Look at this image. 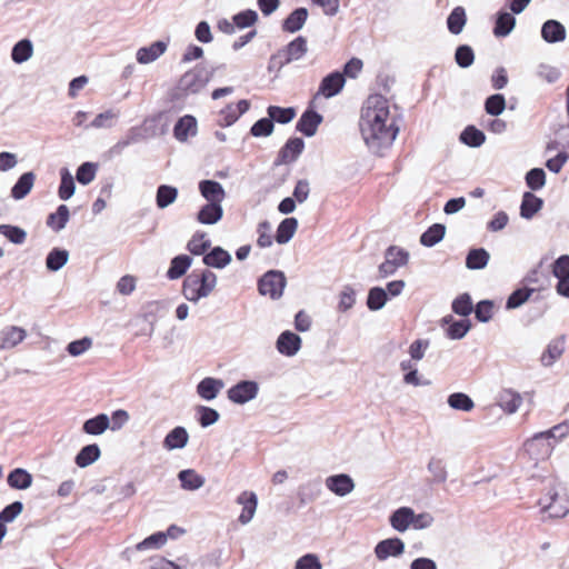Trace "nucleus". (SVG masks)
Wrapping results in <instances>:
<instances>
[{
  "label": "nucleus",
  "mask_w": 569,
  "mask_h": 569,
  "mask_svg": "<svg viewBox=\"0 0 569 569\" xmlns=\"http://www.w3.org/2000/svg\"><path fill=\"white\" fill-rule=\"evenodd\" d=\"M489 260L490 254L485 248H471L466 256V267L469 270H482Z\"/></svg>",
  "instance_id": "obj_36"
},
{
  "label": "nucleus",
  "mask_w": 569,
  "mask_h": 569,
  "mask_svg": "<svg viewBox=\"0 0 569 569\" xmlns=\"http://www.w3.org/2000/svg\"><path fill=\"white\" fill-rule=\"evenodd\" d=\"M178 188L170 184H160L156 192V204L159 209H164L172 204L178 198Z\"/></svg>",
  "instance_id": "obj_48"
},
{
  "label": "nucleus",
  "mask_w": 569,
  "mask_h": 569,
  "mask_svg": "<svg viewBox=\"0 0 569 569\" xmlns=\"http://www.w3.org/2000/svg\"><path fill=\"white\" fill-rule=\"evenodd\" d=\"M541 38L549 44L559 43L566 40V27L556 19L546 20L540 29Z\"/></svg>",
  "instance_id": "obj_15"
},
{
  "label": "nucleus",
  "mask_w": 569,
  "mask_h": 569,
  "mask_svg": "<svg viewBox=\"0 0 569 569\" xmlns=\"http://www.w3.org/2000/svg\"><path fill=\"white\" fill-rule=\"evenodd\" d=\"M305 149V141L302 138H289L279 150L277 158L273 162L274 166H281L295 162Z\"/></svg>",
  "instance_id": "obj_11"
},
{
  "label": "nucleus",
  "mask_w": 569,
  "mask_h": 569,
  "mask_svg": "<svg viewBox=\"0 0 569 569\" xmlns=\"http://www.w3.org/2000/svg\"><path fill=\"white\" fill-rule=\"evenodd\" d=\"M427 469L432 475L431 479L428 480L429 485L446 482L448 478V471L442 459L432 457L427 465Z\"/></svg>",
  "instance_id": "obj_47"
},
{
  "label": "nucleus",
  "mask_w": 569,
  "mask_h": 569,
  "mask_svg": "<svg viewBox=\"0 0 569 569\" xmlns=\"http://www.w3.org/2000/svg\"><path fill=\"white\" fill-rule=\"evenodd\" d=\"M202 256V262L207 267L216 269H223L232 260L231 254L220 246L211 248L208 252L206 251Z\"/></svg>",
  "instance_id": "obj_21"
},
{
  "label": "nucleus",
  "mask_w": 569,
  "mask_h": 569,
  "mask_svg": "<svg viewBox=\"0 0 569 569\" xmlns=\"http://www.w3.org/2000/svg\"><path fill=\"white\" fill-rule=\"evenodd\" d=\"M447 402L450 408L465 412H469L475 408L473 400L465 392H453L449 395Z\"/></svg>",
  "instance_id": "obj_55"
},
{
  "label": "nucleus",
  "mask_w": 569,
  "mask_h": 569,
  "mask_svg": "<svg viewBox=\"0 0 569 569\" xmlns=\"http://www.w3.org/2000/svg\"><path fill=\"white\" fill-rule=\"evenodd\" d=\"M259 383L254 380H240L227 391L228 399L236 405H244L257 398Z\"/></svg>",
  "instance_id": "obj_6"
},
{
  "label": "nucleus",
  "mask_w": 569,
  "mask_h": 569,
  "mask_svg": "<svg viewBox=\"0 0 569 569\" xmlns=\"http://www.w3.org/2000/svg\"><path fill=\"white\" fill-rule=\"evenodd\" d=\"M323 117L313 108H307L296 123V130L310 138L317 133L318 127L322 123Z\"/></svg>",
  "instance_id": "obj_12"
},
{
  "label": "nucleus",
  "mask_w": 569,
  "mask_h": 569,
  "mask_svg": "<svg viewBox=\"0 0 569 569\" xmlns=\"http://www.w3.org/2000/svg\"><path fill=\"white\" fill-rule=\"evenodd\" d=\"M237 503L242 505V511L239 515L238 521L241 525H247L254 516L258 506V497L252 491H243L237 498Z\"/></svg>",
  "instance_id": "obj_19"
},
{
  "label": "nucleus",
  "mask_w": 569,
  "mask_h": 569,
  "mask_svg": "<svg viewBox=\"0 0 569 569\" xmlns=\"http://www.w3.org/2000/svg\"><path fill=\"white\" fill-rule=\"evenodd\" d=\"M409 261V252L397 246H389L385 251V261L379 266L378 271L381 278L395 274L398 268Z\"/></svg>",
  "instance_id": "obj_5"
},
{
  "label": "nucleus",
  "mask_w": 569,
  "mask_h": 569,
  "mask_svg": "<svg viewBox=\"0 0 569 569\" xmlns=\"http://www.w3.org/2000/svg\"><path fill=\"white\" fill-rule=\"evenodd\" d=\"M282 56L284 57V61H296L301 59L308 51L307 39L302 36H298L292 41H290L287 46L280 49Z\"/></svg>",
  "instance_id": "obj_29"
},
{
  "label": "nucleus",
  "mask_w": 569,
  "mask_h": 569,
  "mask_svg": "<svg viewBox=\"0 0 569 569\" xmlns=\"http://www.w3.org/2000/svg\"><path fill=\"white\" fill-rule=\"evenodd\" d=\"M32 475L24 468H14L7 476V483L16 490H26L31 487Z\"/></svg>",
  "instance_id": "obj_32"
},
{
  "label": "nucleus",
  "mask_w": 569,
  "mask_h": 569,
  "mask_svg": "<svg viewBox=\"0 0 569 569\" xmlns=\"http://www.w3.org/2000/svg\"><path fill=\"white\" fill-rule=\"evenodd\" d=\"M70 219V211L68 206L60 204L57 210L47 217V226L53 231L59 232L66 228Z\"/></svg>",
  "instance_id": "obj_43"
},
{
  "label": "nucleus",
  "mask_w": 569,
  "mask_h": 569,
  "mask_svg": "<svg viewBox=\"0 0 569 569\" xmlns=\"http://www.w3.org/2000/svg\"><path fill=\"white\" fill-rule=\"evenodd\" d=\"M101 456V450L97 443H90L82 447L74 458V462L80 468H86L96 462Z\"/></svg>",
  "instance_id": "obj_40"
},
{
  "label": "nucleus",
  "mask_w": 569,
  "mask_h": 569,
  "mask_svg": "<svg viewBox=\"0 0 569 569\" xmlns=\"http://www.w3.org/2000/svg\"><path fill=\"white\" fill-rule=\"evenodd\" d=\"M322 492L319 480H310L301 485L298 489V499L300 505H307L317 500Z\"/></svg>",
  "instance_id": "obj_38"
},
{
  "label": "nucleus",
  "mask_w": 569,
  "mask_h": 569,
  "mask_svg": "<svg viewBox=\"0 0 569 569\" xmlns=\"http://www.w3.org/2000/svg\"><path fill=\"white\" fill-rule=\"evenodd\" d=\"M542 512H549L551 517H565L569 513V497H560L557 491H549L548 498L539 499Z\"/></svg>",
  "instance_id": "obj_8"
},
{
  "label": "nucleus",
  "mask_w": 569,
  "mask_h": 569,
  "mask_svg": "<svg viewBox=\"0 0 569 569\" xmlns=\"http://www.w3.org/2000/svg\"><path fill=\"white\" fill-rule=\"evenodd\" d=\"M565 351V337L551 340L540 357L543 367H551Z\"/></svg>",
  "instance_id": "obj_31"
},
{
  "label": "nucleus",
  "mask_w": 569,
  "mask_h": 569,
  "mask_svg": "<svg viewBox=\"0 0 569 569\" xmlns=\"http://www.w3.org/2000/svg\"><path fill=\"white\" fill-rule=\"evenodd\" d=\"M298 220L293 217L283 219L276 231L274 239L279 244L289 242L296 233Z\"/></svg>",
  "instance_id": "obj_45"
},
{
  "label": "nucleus",
  "mask_w": 569,
  "mask_h": 569,
  "mask_svg": "<svg viewBox=\"0 0 569 569\" xmlns=\"http://www.w3.org/2000/svg\"><path fill=\"white\" fill-rule=\"evenodd\" d=\"M214 71L213 68L198 63L194 68L181 76L178 84L172 90V100H183L189 94L199 93L212 79Z\"/></svg>",
  "instance_id": "obj_2"
},
{
  "label": "nucleus",
  "mask_w": 569,
  "mask_h": 569,
  "mask_svg": "<svg viewBox=\"0 0 569 569\" xmlns=\"http://www.w3.org/2000/svg\"><path fill=\"white\" fill-rule=\"evenodd\" d=\"M192 258L188 254H178L170 261V266L167 270V278L170 280H177L186 274L188 269L191 267Z\"/></svg>",
  "instance_id": "obj_35"
},
{
  "label": "nucleus",
  "mask_w": 569,
  "mask_h": 569,
  "mask_svg": "<svg viewBox=\"0 0 569 569\" xmlns=\"http://www.w3.org/2000/svg\"><path fill=\"white\" fill-rule=\"evenodd\" d=\"M413 519V509L410 507H400L390 515L389 522L395 530L403 532L412 525Z\"/></svg>",
  "instance_id": "obj_26"
},
{
  "label": "nucleus",
  "mask_w": 569,
  "mask_h": 569,
  "mask_svg": "<svg viewBox=\"0 0 569 569\" xmlns=\"http://www.w3.org/2000/svg\"><path fill=\"white\" fill-rule=\"evenodd\" d=\"M222 203L207 202L199 209L197 213V221L201 224H216L222 219Z\"/></svg>",
  "instance_id": "obj_23"
},
{
  "label": "nucleus",
  "mask_w": 569,
  "mask_h": 569,
  "mask_svg": "<svg viewBox=\"0 0 569 569\" xmlns=\"http://www.w3.org/2000/svg\"><path fill=\"white\" fill-rule=\"evenodd\" d=\"M164 310V305L161 301H149L142 307V318L150 323V329L147 332L151 336L154 331V323L159 313Z\"/></svg>",
  "instance_id": "obj_53"
},
{
  "label": "nucleus",
  "mask_w": 569,
  "mask_h": 569,
  "mask_svg": "<svg viewBox=\"0 0 569 569\" xmlns=\"http://www.w3.org/2000/svg\"><path fill=\"white\" fill-rule=\"evenodd\" d=\"M446 236V226L442 223H433L420 236V243L423 247L431 248L439 243Z\"/></svg>",
  "instance_id": "obj_42"
},
{
  "label": "nucleus",
  "mask_w": 569,
  "mask_h": 569,
  "mask_svg": "<svg viewBox=\"0 0 569 569\" xmlns=\"http://www.w3.org/2000/svg\"><path fill=\"white\" fill-rule=\"evenodd\" d=\"M76 191V183L68 168L60 169V184L58 196L61 200H69Z\"/></svg>",
  "instance_id": "obj_52"
},
{
  "label": "nucleus",
  "mask_w": 569,
  "mask_h": 569,
  "mask_svg": "<svg viewBox=\"0 0 569 569\" xmlns=\"http://www.w3.org/2000/svg\"><path fill=\"white\" fill-rule=\"evenodd\" d=\"M198 189L207 202L222 203L227 196L222 184L211 179L201 180L198 183Z\"/></svg>",
  "instance_id": "obj_18"
},
{
  "label": "nucleus",
  "mask_w": 569,
  "mask_h": 569,
  "mask_svg": "<svg viewBox=\"0 0 569 569\" xmlns=\"http://www.w3.org/2000/svg\"><path fill=\"white\" fill-rule=\"evenodd\" d=\"M506 109V98L501 93H493L485 100V111L493 117L500 116Z\"/></svg>",
  "instance_id": "obj_62"
},
{
  "label": "nucleus",
  "mask_w": 569,
  "mask_h": 569,
  "mask_svg": "<svg viewBox=\"0 0 569 569\" xmlns=\"http://www.w3.org/2000/svg\"><path fill=\"white\" fill-rule=\"evenodd\" d=\"M33 53V44L29 39H21L11 50V59L14 63L21 64L28 61Z\"/></svg>",
  "instance_id": "obj_50"
},
{
  "label": "nucleus",
  "mask_w": 569,
  "mask_h": 569,
  "mask_svg": "<svg viewBox=\"0 0 569 569\" xmlns=\"http://www.w3.org/2000/svg\"><path fill=\"white\" fill-rule=\"evenodd\" d=\"M346 83V78L343 73L340 71H332L326 77L322 78L320 81L319 88H318V96H323L325 98L329 99L338 93L343 89Z\"/></svg>",
  "instance_id": "obj_13"
},
{
  "label": "nucleus",
  "mask_w": 569,
  "mask_h": 569,
  "mask_svg": "<svg viewBox=\"0 0 569 569\" xmlns=\"http://www.w3.org/2000/svg\"><path fill=\"white\" fill-rule=\"evenodd\" d=\"M389 116V103L383 96L368 97L361 111L359 128L366 146L378 156H383V150L392 146L399 132L395 120L388 122Z\"/></svg>",
  "instance_id": "obj_1"
},
{
  "label": "nucleus",
  "mask_w": 569,
  "mask_h": 569,
  "mask_svg": "<svg viewBox=\"0 0 569 569\" xmlns=\"http://www.w3.org/2000/svg\"><path fill=\"white\" fill-rule=\"evenodd\" d=\"M177 477L180 481V487L187 491H196L206 482L204 477L199 475L194 469L180 470Z\"/></svg>",
  "instance_id": "obj_33"
},
{
  "label": "nucleus",
  "mask_w": 569,
  "mask_h": 569,
  "mask_svg": "<svg viewBox=\"0 0 569 569\" xmlns=\"http://www.w3.org/2000/svg\"><path fill=\"white\" fill-rule=\"evenodd\" d=\"M97 170L98 163L86 161L78 167L76 179L80 184L87 186L94 180Z\"/></svg>",
  "instance_id": "obj_59"
},
{
  "label": "nucleus",
  "mask_w": 569,
  "mask_h": 569,
  "mask_svg": "<svg viewBox=\"0 0 569 569\" xmlns=\"http://www.w3.org/2000/svg\"><path fill=\"white\" fill-rule=\"evenodd\" d=\"M36 180V174L32 171L22 173L16 183L12 186L10 196L14 200L24 199L31 191Z\"/></svg>",
  "instance_id": "obj_30"
},
{
  "label": "nucleus",
  "mask_w": 569,
  "mask_h": 569,
  "mask_svg": "<svg viewBox=\"0 0 569 569\" xmlns=\"http://www.w3.org/2000/svg\"><path fill=\"white\" fill-rule=\"evenodd\" d=\"M267 114L271 118L273 123L287 124L295 119L297 110L293 107L271 104L267 108Z\"/></svg>",
  "instance_id": "obj_44"
},
{
  "label": "nucleus",
  "mask_w": 569,
  "mask_h": 569,
  "mask_svg": "<svg viewBox=\"0 0 569 569\" xmlns=\"http://www.w3.org/2000/svg\"><path fill=\"white\" fill-rule=\"evenodd\" d=\"M326 487L336 496L345 497L355 489V481L347 473H338L326 479Z\"/></svg>",
  "instance_id": "obj_16"
},
{
  "label": "nucleus",
  "mask_w": 569,
  "mask_h": 569,
  "mask_svg": "<svg viewBox=\"0 0 569 569\" xmlns=\"http://www.w3.org/2000/svg\"><path fill=\"white\" fill-rule=\"evenodd\" d=\"M406 545L399 537H391L380 540L373 549L375 556L379 561H385L390 557H400L405 552Z\"/></svg>",
  "instance_id": "obj_10"
},
{
  "label": "nucleus",
  "mask_w": 569,
  "mask_h": 569,
  "mask_svg": "<svg viewBox=\"0 0 569 569\" xmlns=\"http://www.w3.org/2000/svg\"><path fill=\"white\" fill-rule=\"evenodd\" d=\"M69 260V252L62 248H53L46 258V267L51 272L62 269Z\"/></svg>",
  "instance_id": "obj_46"
},
{
  "label": "nucleus",
  "mask_w": 569,
  "mask_h": 569,
  "mask_svg": "<svg viewBox=\"0 0 569 569\" xmlns=\"http://www.w3.org/2000/svg\"><path fill=\"white\" fill-rule=\"evenodd\" d=\"M27 337V331L17 326H9L0 331V349H11Z\"/></svg>",
  "instance_id": "obj_24"
},
{
  "label": "nucleus",
  "mask_w": 569,
  "mask_h": 569,
  "mask_svg": "<svg viewBox=\"0 0 569 569\" xmlns=\"http://www.w3.org/2000/svg\"><path fill=\"white\" fill-rule=\"evenodd\" d=\"M216 286L217 276L210 269H203L200 273L192 271L183 280L182 295L188 301L197 303L208 297Z\"/></svg>",
  "instance_id": "obj_3"
},
{
  "label": "nucleus",
  "mask_w": 569,
  "mask_h": 569,
  "mask_svg": "<svg viewBox=\"0 0 569 569\" xmlns=\"http://www.w3.org/2000/svg\"><path fill=\"white\" fill-rule=\"evenodd\" d=\"M198 122L192 114H186L178 119L173 126V137L180 141L186 142L189 137L197 136Z\"/></svg>",
  "instance_id": "obj_17"
},
{
  "label": "nucleus",
  "mask_w": 569,
  "mask_h": 569,
  "mask_svg": "<svg viewBox=\"0 0 569 569\" xmlns=\"http://www.w3.org/2000/svg\"><path fill=\"white\" fill-rule=\"evenodd\" d=\"M222 388V380L207 377L197 385V392L202 399L210 401L217 398Z\"/></svg>",
  "instance_id": "obj_34"
},
{
  "label": "nucleus",
  "mask_w": 569,
  "mask_h": 569,
  "mask_svg": "<svg viewBox=\"0 0 569 569\" xmlns=\"http://www.w3.org/2000/svg\"><path fill=\"white\" fill-rule=\"evenodd\" d=\"M0 234L13 244H22L27 239V231L13 224H0Z\"/></svg>",
  "instance_id": "obj_58"
},
{
  "label": "nucleus",
  "mask_w": 569,
  "mask_h": 569,
  "mask_svg": "<svg viewBox=\"0 0 569 569\" xmlns=\"http://www.w3.org/2000/svg\"><path fill=\"white\" fill-rule=\"evenodd\" d=\"M206 233L197 231L187 243L188 251L193 256H202L211 247V241L204 239Z\"/></svg>",
  "instance_id": "obj_56"
},
{
  "label": "nucleus",
  "mask_w": 569,
  "mask_h": 569,
  "mask_svg": "<svg viewBox=\"0 0 569 569\" xmlns=\"http://www.w3.org/2000/svg\"><path fill=\"white\" fill-rule=\"evenodd\" d=\"M459 140L470 148H479L485 143L486 134L476 126L469 124L460 132Z\"/></svg>",
  "instance_id": "obj_39"
},
{
  "label": "nucleus",
  "mask_w": 569,
  "mask_h": 569,
  "mask_svg": "<svg viewBox=\"0 0 569 569\" xmlns=\"http://www.w3.org/2000/svg\"><path fill=\"white\" fill-rule=\"evenodd\" d=\"M196 410L198 415L197 420L202 428L214 425L220 418V413L211 407L198 406Z\"/></svg>",
  "instance_id": "obj_64"
},
{
  "label": "nucleus",
  "mask_w": 569,
  "mask_h": 569,
  "mask_svg": "<svg viewBox=\"0 0 569 569\" xmlns=\"http://www.w3.org/2000/svg\"><path fill=\"white\" fill-rule=\"evenodd\" d=\"M455 61L462 68L467 69L475 62V52L469 44H459L455 51Z\"/></svg>",
  "instance_id": "obj_61"
},
{
  "label": "nucleus",
  "mask_w": 569,
  "mask_h": 569,
  "mask_svg": "<svg viewBox=\"0 0 569 569\" xmlns=\"http://www.w3.org/2000/svg\"><path fill=\"white\" fill-rule=\"evenodd\" d=\"M569 433V423L568 422H561L549 430L536 433L531 439L527 440L525 442V448L527 452H532L533 448L539 443L543 442L545 440H551L555 445L558 440L563 439Z\"/></svg>",
  "instance_id": "obj_9"
},
{
  "label": "nucleus",
  "mask_w": 569,
  "mask_h": 569,
  "mask_svg": "<svg viewBox=\"0 0 569 569\" xmlns=\"http://www.w3.org/2000/svg\"><path fill=\"white\" fill-rule=\"evenodd\" d=\"M110 426V418L106 413H99L87 419L82 425V431L91 436L102 435Z\"/></svg>",
  "instance_id": "obj_37"
},
{
  "label": "nucleus",
  "mask_w": 569,
  "mask_h": 569,
  "mask_svg": "<svg viewBox=\"0 0 569 569\" xmlns=\"http://www.w3.org/2000/svg\"><path fill=\"white\" fill-rule=\"evenodd\" d=\"M189 433L182 426H177L170 430L163 439V447L167 450L182 449L188 445Z\"/></svg>",
  "instance_id": "obj_28"
},
{
  "label": "nucleus",
  "mask_w": 569,
  "mask_h": 569,
  "mask_svg": "<svg viewBox=\"0 0 569 569\" xmlns=\"http://www.w3.org/2000/svg\"><path fill=\"white\" fill-rule=\"evenodd\" d=\"M522 402L520 393L505 389L499 393L498 405L507 413H515Z\"/></svg>",
  "instance_id": "obj_41"
},
{
  "label": "nucleus",
  "mask_w": 569,
  "mask_h": 569,
  "mask_svg": "<svg viewBox=\"0 0 569 569\" xmlns=\"http://www.w3.org/2000/svg\"><path fill=\"white\" fill-rule=\"evenodd\" d=\"M167 47L168 43L162 40L154 41L148 47H141L137 51V61L141 64L153 62L166 52Z\"/></svg>",
  "instance_id": "obj_25"
},
{
  "label": "nucleus",
  "mask_w": 569,
  "mask_h": 569,
  "mask_svg": "<svg viewBox=\"0 0 569 569\" xmlns=\"http://www.w3.org/2000/svg\"><path fill=\"white\" fill-rule=\"evenodd\" d=\"M309 12L308 9L305 7H299L292 10L286 19H283L281 23V28L284 32L288 33H296L299 30L302 29L305 26L307 19H308Z\"/></svg>",
  "instance_id": "obj_22"
},
{
  "label": "nucleus",
  "mask_w": 569,
  "mask_h": 569,
  "mask_svg": "<svg viewBox=\"0 0 569 569\" xmlns=\"http://www.w3.org/2000/svg\"><path fill=\"white\" fill-rule=\"evenodd\" d=\"M388 301V293L381 287H372L368 291L367 307L370 311H378L385 307Z\"/></svg>",
  "instance_id": "obj_54"
},
{
  "label": "nucleus",
  "mask_w": 569,
  "mask_h": 569,
  "mask_svg": "<svg viewBox=\"0 0 569 569\" xmlns=\"http://www.w3.org/2000/svg\"><path fill=\"white\" fill-rule=\"evenodd\" d=\"M467 22V16L465 8L458 6L451 10L447 18V28L450 33L459 34L462 32L463 27Z\"/></svg>",
  "instance_id": "obj_49"
},
{
  "label": "nucleus",
  "mask_w": 569,
  "mask_h": 569,
  "mask_svg": "<svg viewBox=\"0 0 569 569\" xmlns=\"http://www.w3.org/2000/svg\"><path fill=\"white\" fill-rule=\"evenodd\" d=\"M452 311L460 317H468L473 311L471 296L467 292L459 295L451 303Z\"/></svg>",
  "instance_id": "obj_60"
},
{
  "label": "nucleus",
  "mask_w": 569,
  "mask_h": 569,
  "mask_svg": "<svg viewBox=\"0 0 569 569\" xmlns=\"http://www.w3.org/2000/svg\"><path fill=\"white\" fill-rule=\"evenodd\" d=\"M471 321L467 318L450 323L446 329V336L451 340L462 339L471 329Z\"/></svg>",
  "instance_id": "obj_57"
},
{
  "label": "nucleus",
  "mask_w": 569,
  "mask_h": 569,
  "mask_svg": "<svg viewBox=\"0 0 569 569\" xmlns=\"http://www.w3.org/2000/svg\"><path fill=\"white\" fill-rule=\"evenodd\" d=\"M551 273L557 278L556 291L563 298H569V254L559 256L551 264Z\"/></svg>",
  "instance_id": "obj_7"
},
{
  "label": "nucleus",
  "mask_w": 569,
  "mask_h": 569,
  "mask_svg": "<svg viewBox=\"0 0 569 569\" xmlns=\"http://www.w3.org/2000/svg\"><path fill=\"white\" fill-rule=\"evenodd\" d=\"M516 27L515 14L505 9L499 10L496 13L495 26L492 32L497 38H505L509 36Z\"/></svg>",
  "instance_id": "obj_20"
},
{
  "label": "nucleus",
  "mask_w": 569,
  "mask_h": 569,
  "mask_svg": "<svg viewBox=\"0 0 569 569\" xmlns=\"http://www.w3.org/2000/svg\"><path fill=\"white\" fill-rule=\"evenodd\" d=\"M301 343L302 339L299 335L286 330L279 335L276 341V348L282 356L293 357L299 352Z\"/></svg>",
  "instance_id": "obj_14"
},
{
  "label": "nucleus",
  "mask_w": 569,
  "mask_h": 569,
  "mask_svg": "<svg viewBox=\"0 0 569 569\" xmlns=\"http://www.w3.org/2000/svg\"><path fill=\"white\" fill-rule=\"evenodd\" d=\"M543 207V200L537 197L531 191H526L522 194L520 204V217L530 220L539 212Z\"/></svg>",
  "instance_id": "obj_27"
},
{
  "label": "nucleus",
  "mask_w": 569,
  "mask_h": 569,
  "mask_svg": "<svg viewBox=\"0 0 569 569\" xmlns=\"http://www.w3.org/2000/svg\"><path fill=\"white\" fill-rule=\"evenodd\" d=\"M286 284L287 278L283 271L268 270L258 279V291L261 296L278 300L282 297Z\"/></svg>",
  "instance_id": "obj_4"
},
{
  "label": "nucleus",
  "mask_w": 569,
  "mask_h": 569,
  "mask_svg": "<svg viewBox=\"0 0 569 569\" xmlns=\"http://www.w3.org/2000/svg\"><path fill=\"white\" fill-rule=\"evenodd\" d=\"M167 542V535L163 531H157L142 541L138 542L134 548L136 550L143 551L149 549H160Z\"/></svg>",
  "instance_id": "obj_63"
},
{
  "label": "nucleus",
  "mask_w": 569,
  "mask_h": 569,
  "mask_svg": "<svg viewBox=\"0 0 569 569\" xmlns=\"http://www.w3.org/2000/svg\"><path fill=\"white\" fill-rule=\"evenodd\" d=\"M535 291V288H529L527 286L517 288L507 298L506 309L512 310L521 307L525 302L529 300V298L532 296Z\"/></svg>",
  "instance_id": "obj_51"
}]
</instances>
